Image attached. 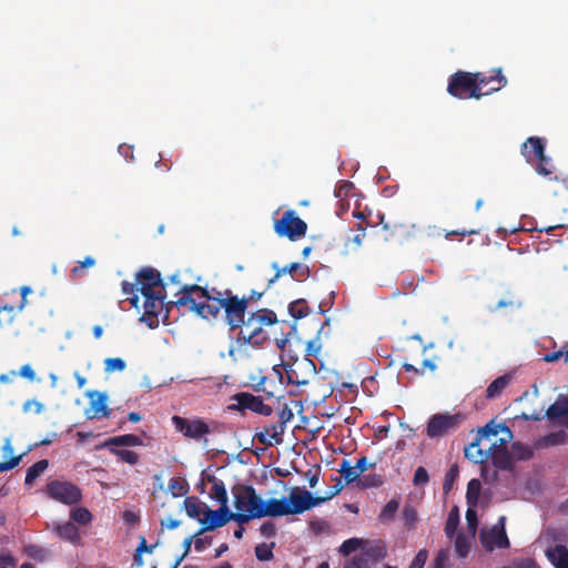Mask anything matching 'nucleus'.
Returning <instances> with one entry per match:
<instances>
[{"mask_svg": "<svg viewBox=\"0 0 568 568\" xmlns=\"http://www.w3.org/2000/svg\"><path fill=\"white\" fill-rule=\"evenodd\" d=\"M136 282L140 286V292L142 295H146L149 293H156L158 290H162V292H165L161 274L158 270L153 267H143L136 274Z\"/></svg>", "mask_w": 568, "mask_h": 568, "instance_id": "nucleus-16", "label": "nucleus"}, {"mask_svg": "<svg viewBox=\"0 0 568 568\" xmlns=\"http://www.w3.org/2000/svg\"><path fill=\"white\" fill-rule=\"evenodd\" d=\"M49 467L48 459H40L27 469L24 484L31 485Z\"/></svg>", "mask_w": 568, "mask_h": 568, "instance_id": "nucleus-31", "label": "nucleus"}, {"mask_svg": "<svg viewBox=\"0 0 568 568\" xmlns=\"http://www.w3.org/2000/svg\"><path fill=\"white\" fill-rule=\"evenodd\" d=\"M122 293L124 295H128V300L130 301V304L133 306V307H138V304H139V295H138V292H140V286L138 284V282L135 281L134 283H130L128 281H123L122 284Z\"/></svg>", "mask_w": 568, "mask_h": 568, "instance_id": "nucleus-39", "label": "nucleus"}, {"mask_svg": "<svg viewBox=\"0 0 568 568\" xmlns=\"http://www.w3.org/2000/svg\"><path fill=\"white\" fill-rule=\"evenodd\" d=\"M321 348L322 344L317 338L308 341L306 345V356H317Z\"/></svg>", "mask_w": 568, "mask_h": 568, "instance_id": "nucleus-60", "label": "nucleus"}, {"mask_svg": "<svg viewBox=\"0 0 568 568\" xmlns=\"http://www.w3.org/2000/svg\"><path fill=\"white\" fill-rule=\"evenodd\" d=\"M26 552L29 557H31L36 560H39V561H43L48 555V552L44 548L36 546V545L28 546L26 548Z\"/></svg>", "mask_w": 568, "mask_h": 568, "instance_id": "nucleus-52", "label": "nucleus"}, {"mask_svg": "<svg viewBox=\"0 0 568 568\" xmlns=\"http://www.w3.org/2000/svg\"><path fill=\"white\" fill-rule=\"evenodd\" d=\"M510 448L513 458L517 460H528L532 457L531 448L520 442L513 443Z\"/></svg>", "mask_w": 568, "mask_h": 568, "instance_id": "nucleus-41", "label": "nucleus"}, {"mask_svg": "<svg viewBox=\"0 0 568 568\" xmlns=\"http://www.w3.org/2000/svg\"><path fill=\"white\" fill-rule=\"evenodd\" d=\"M335 485H333L331 488H329V491L325 495V496H320L321 499H324V503L329 500L331 498H333L334 496H336L337 494L341 493V490L343 489L344 487V484L342 483V478L341 477H336L335 478Z\"/></svg>", "mask_w": 568, "mask_h": 568, "instance_id": "nucleus-57", "label": "nucleus"}, {"mask_svg": "<svg viewBox=\"0 0 568 568\" xmlns=\"http://www.w3.org/2000/svg\"><path fill=\"white\" fill-rule=\"evenodd\" d=\"M272 267L276 272H275L274 276L268 280L266 290L270 288L284 274H291L293 277L298 271H301L300 276H306L308 274V268L303 267L300 263H296V262L291 263L284 267H280L278 264L274 262L272 264Z\"/></svg>", "mask_w": 568, "mask_h": 568, "instance_id": "nucleus-25", "label": "nucleus"}, {"mask_svg": "<svg viewBox=\"0 0 568 568\" xmlns=\"http://www.w3.org/2000/svg\"><path fill=\"white\" fill-rule=\"evenodd\" d=\"M236 404H232L229 408L233 410H245L248 409L253 413L260 414L262 416H270L273 413V409L270 405L263 403L261 396H255L247 392L236 393L232 397Z\"/></svg>", "mask_w": 568, "mask_h": 568, "instance_id": "nucleus-11", "label": "nucleus"}, {"mask_svg": "<svg viewBox=\"0 0 568 568\" xmlns=\"http://www.w3.org/2000/svg\"><path fill=\"white\" fill-rule=\"evenodd\" d=\"M545 153V141L537 136H530L521 145V154L528 163H534L537 156Z\"/></svg>", "mask_w": 568, "mask_h": 568, "instance_id": "nucleus-22", "label": "nucleus"}, {"mask_svg": "<svg viewBox=\"0 0 568 568\" xmlns=\"http://www.w3.org/2000/svg\"><path fill=\"white\" fill-rule=\"evenodd\" d=\"M508 439L494 437L488 442L489 458L493 465L503 470H510L513 468V455L507 446Z\"/></svg>", "mask_w": 568, "mask_h": 568, "instance_id": "nucleus-14", "label": "nucleus"}, {"mask_svg": "<svg viewBox=\"0 0 568 568\" xmlns=\"http://www.w3.org/2000/svg\"><path fill=\"white\" fill-rule=\"evenodd\" d=\"M449 559L448 549H440L435 559H434V568H445Z\"/></svg>", "mask_w": 568, "mask_h": 568, "instance_id": "nucleus-56", "label": "nucleus"}, {"mask_svg": "<svg viewBox=\"0 0 568 568\" xmlns=\"http://www.w3.org/2000/svg\"><path fill=\"white\" fill-rule=\"evenodd\" d=\"M43 408L44 407H43L42 403H40V402H38L36 399L27 400L23 404V410L24 412L33 410L36 414H40V413H42Z\"/></svg>", "mask_w": 568, "mask_h": 568, "instance_id": "nucleus-63", "label": "nucleus"}, {"mask_svg": "<svg viewBox=\"0 0 568 568\" xmlns=\"http://www.w3.org/2000/svg\"><path fill=\"white\" fill-rule=\"evenodd\" d=\"M203 527L197 531V535L203 534L204 531L214 530L216 528L223 527L230 520L235 521V515L229 509V506L220 507L216 510H212L209 507L205 508L204 517L199 519Z\"/></svg>", "mask_w": 568, "mask_h": 568, "instance_id": "nucleus-15", "label": "nucleus"}, {"mask_svg": "<svg viewBox=\"0 0 568 568\" xmlns=\"http://www.w3.org/2000/svg\"><path fill=\"white\" fill-rule=\"evenodd\" d=\"M547 558L556 568H568V548L556 545L546 551Z\"/></svg>", "mask_w": 568, "mask_h": 568, "instance_id": "nucleus-26", "label": "nucleus"}, {"mask_svg": "<svg viewBox=\"0 0 568 568\" xmlns=\"http://www.w3.org/2000/svg\"><path fill=\"white\" fill-rule=\"evenodd\" d=\"M343 568H372L362 556H353L345 560Z\"/></svg>", "mask_w": 568, "mask_h": 568, "instance_id": "nucleus-51", "label": "nucleus"}, {"mask_svg": "<svg viewBox=\"0 0 568 568\" xmlns=\"http://www.w3.org/2000/svg\"><path fill=\"white\" fill-rule=\"evenodd\" d=\"M506 518L501 516L498 524L494 525L488 531H481L480 542L487 551H493L496 548H509V539L505 529Z\"/></svg>", "mask_w": 568, "mask_h": 568, "instance_id": "nucleus-12", "label": "nucleus"}, {"mask_svg": "<svg viewBox=\"0 0 568 568\" xmlns=\"http://www.w3.org/2000/svg\"><path fill=\"white\" fill-rule=\"evenodd\" d=\"M473 72L457 71L449 77L447 92L458 99H480L484 93L476 87Z\"/></svg>", "mask_w": 568, "mask_h": 568, "instance_id": "nucleus-6", "label": "nucleus"}, {"mask_svg": "<svg viewBox=\"0 0 568 568\" xmlns=\"http://www.w3.org/2000/svg\"><path fill=\"white\" fill-rule=\"evenodd\" d=\"M338 471L344 478L345 485L354 483L361 475L355 465L352 466L347 459H343Z\"/></svg>", "mask_w": 568, "mask_h": 568, "instance_id": "nucleus-34", "label": "nucleus"}, {"mask_svg": "<svg viewBox=\"0 0 568 568\" xmlns=\"http://www.w3.org/2000/svg\"><path fill=\"white\" fill-rule=\"evenodd\" d=\"M272 546L260 544L255 547V556L260 561H268L273 559Z\"/></svg>", "mask_w": 568, "mask_h": 568, "instance_id": "nucleus-49", "label": "nucleus"}, {"mask_svg": "<svg viewBox=\"0 0 568 568\" xmlns=\"http://www.w3.org/2000/svg\"><path fill=\"white\" fill-rule=\"evenodd\" d=\"M209 481L212 483L210 496L220 503V507L227 506L229 497L224 483L215 476H209Z\"/></svg>", "mask_w": 568, "mask_h": 568, "instance_id": "nucleus-28", "label": "nucleus"}, {"mask_svg": "<svg viewBox=\"0 0 568 568\" xmlns=\"http://www.w3.org/2000/svg\"><path fill=\"white\" fill-rule=\"evenodd\" d=\"M53 530L61 539L74 545H78L81 540L79 529L72 521L55 524Z\"/></svg>", "mask_w": 568, "mask_h": 568, "instance_id": "nucleus-24", "label": "nucleus"}, {"mask_svg": "<svg viewBox=\"0 0 568 568\" xmlns=\"http://www.w3.org/2000/svg\"><path fill=\"white\" fill-rule=\"evenodd\" d=\"M519 306H520V303L510 296L508 298H501L500 301H498V303L496 305L489 306L488 310L490 313H494L501 308L514 310L515 307H519Z\"/></svg>", "mask_w": 568, "mask_h": 568, "instance_id": "nucleus-50", "label": "nucleus"}, {"mask_svg": "<svg viewBox=\"0 0 568 568\" xmlns=\"http://www.w3.org/2000/svg\"><path fill=\"white\" fill-rule=\"evenodd\" d=\"M16 560L11 555L0 556V568H14Z\"/></svg>", "mask_w": 568, "mask_h": 568, "instance_id": "nucleus-64", "label": "nucleus"}, {"mask_svg": "<svg viewBox=\"0 0 568 568\" xmlns=\"http://www.w3.org/2000/svg\"><path fill=\"white\" fill-rule=\"evenodd\" d=\"M260 532L265 538H272L276 534L275 525L272 521H265L261 525Z\"/></svg>", "mask_w": 568, "mask_h": 568, "instance_id": "nucleus-61", "label": "nucleus"}, {"mask_svg": "<svg viewBox=\"0 0 568 568\" xmlns=\"http://www.w3.org/2000/svg\"><path fill=\"white\" fill-rule=\"evenodd\" d=\"M172 424L178 432L194 440H200L203 436L211 433L210 426L201 418L189 419L174 415Z\"/></svg>", "mask_w": 568, "mask_h": 568, "instance_id": "nucleus-13", "label": "nucleus"}, {"mask_svg": "<svg viewBox=\"0 0 568 568\" xmlns=\"http://www.w3.org/2000/svg\"><path fill=\"white\" fill-rule=\"evenodd\" d=\"M388 549L387 545L382 539L375 540H366L364 539L362 551L356 556H362L365 558L366 562H379L387 557Z\"/></svg>", "mask_w": 568, "mask_h": 568, "instance_id": "nucleus-18", "label": "nucleus"}, {"mask_svg": "<svg viewBox=\"0 0 568 568\" xmlns=\"http://www.w3.org/2000/svg\"><path fill=\"white\" fill-rule=\"evenodd\" d=\"M459 525V513L458 508L454 507L447 517L446 524H445V534L448 538H453L456 534L457 527Z\"/></svg>", "mask_w": 568, "mask_h": 568, "instance_id": "nucleus-42", "label": "nucleus"}, {"mask_svg": "<svg viewBox=\"0 0 568 568\" xmlns=\"http://www.w3.org/2000/svg\"><path fill=\"white\" fill-rule=\"evenodd\" d=\"M104 365H105L104 369L108 373H111V372H114V371L122 372L126 367L125 362L122 358H120V357L106 358L104 361Z\"/></svg>", "mask_w": 568, "mask_h": 568, "instance_id": "nucleus-48", "label": "nucleus"}, {"mask_svg": "<svg viewBox=\"0 0 568 568\" xmlns=\"http://www.w3.org/2000/svg\"><path fill=\"white\" fill-rule=\"evenodd\" d=\"M363 541L364 539L362 538H349V539H346L345 541H343V544L341 545L339 547V552L343 555V556H349L352 552L361 549L362 550V546H363Z\"/></svg>", "mask_w": 568, "mask_h": 568, "instance_id": "nucleus-44", "label": "nucleus"}, {"mask_svg": "<svg viewBox=\"0 0 568 568\" xmlns=\"http://www.w3.org/2000/svg\"><path fill=\"white\" fill-rule=\"evenodd\" d=\"M95 265V260L92 256H87L83 261L78 262V265L71 270L73 276H78L83 268L92 267Z\"/></svg>", "mask_w": 568, "mask_h": 568, "instance_id": "nucleus-55", "label": "nucleus"}, {"mask_svg": "<svg viewBox=\"0 0 568 568\" xmlns=\"http://www.w3.org/2000/svg\"><path fill=\"white\" fill-rule=\"evenodd\" d=\"M285 428L281 423L271 424L264 427L263 430L256 433L255 438L258 443L265 446H273L274 444L280 445L283 443V434Z\"/></svg>", "mask_w": 568, "mask_h": 568, "instance_id": "nucleus-20", "label": "nucleus"}, {"mask_svg": "<svg viewBox=\"0 0 568 568\" xmlns=\"http://www.w3.org/2000/svg\"><path fill=\"white\" fill-rule=\"evenodd\" d=\"M277 323V316L274 311L270 308H260L252 312L245 324L240 327L236 335V343L240 346H261L267 339V334L264 326H270Z\"/></svg>", "mask_w": 568, "mask_h": 568, "instance_id": "nucleus-2", "label": "nucleus"}, {"mask_svg": "<svg viewBox=\"0 0 568 568\" xmlns=\"http://www.w3.org/2000/svg\"><path fill=\"white\" fill-rule=\"evenodd\" d=\"M144 297V313L141 321L146 323L150 328H155L159 325V316L164 312L163 322L168 321L169 313L173 307L180 308L181 306L174 305L173 302L165 303V292L158 290L156 293H149L142 295ZM187 310V306H184Z\"/></svg>", "mask_w": 568, "mask_h": 568, "instance_id": "nucleus-5", "label": "nucleus"}, {"mask_svg": "<svg viewBox=\"0 0 568 568\" xmlns=\"http://www.w3.org/2000/svg\"><path fill=\"white\" fill-rule=\"evenodd\" d=\"M428 480H429V476H428L426 468H424L422 466L417 467V469L415 470V474H414V478H413L414 485L422 486V485L427 484Z\"/></svg>", "mask_w": 568, "mask_h": 568, "instance_id": "nucleus-53", "label": "nucleus"}, {"mask_svg": "<svg viewBox=\"0 0 568 568\" xmlns=\"http://www.w3.org/2000/svg\"><path fill=\"white\" fill-rule=\"evenodd\" d=\"M70 517L72 523L88 525L92 520V514L84 507H77L71 510Z\"/></svg>", "mask_w": 568, "mask_h": 568, "instance_id": "nucleus-43", "label": "nucleus"}, {"mask_svg": "<svg viewBox=\"0 0 568 568\" xmlns=\"http://www.w3.org/2000/svg\"><path fill=\"white\" fill-rule=\"evenodd\" d=\"M178 306H187L203 320H216L223 311V321L230 331H235L245 324L247 301L233 293L232 290H207L197 284L183 285L173 302Z\"/></svg>", "mask_w": 568, "mask_h": 568, "instance_id": "nucleus-1", "label": "nucleus"}, {"mask_svg": "<svg viewBox=\"0 0 568 568\" xmlns=\"http://www.w3.org/2000/svg\"><path fill=\"white\" fill-rule=\"evenodd\" d=\"M500 430L506 432L508 438H511L510 429L504 424L489 422L479 428L476 439L465 448V457L475 464L485 463L489 458L488 442H490L491 437L496 438Z\"/></svg>", "mask_w": 568, "mask_h": 568, "instance_id": "nucleus-4", "label": "nucleus"}, {"mask_svg": "<svg viewBox=\"0 0 568 568\" xmlns=\"http://www.w3.org/2000/svg\"><path fill=\"white\" fill-rule=\"evenodd\" d=\"M513 379L511 374H505L494 379L486 388V397L488 399L500 396L503 390L509 385Z\"/></svg>", "mask_w": 568, "mask_h": 568, "instance_id": "nucleus-29", "label": "nucleus"}, {"mask_svg": "<svg viewBox=\"0 0 568 568\" xmlns=\"http://www.w3.org/2000/svg\"><path fill=\"white\" fill-rule=\"evenodd\" d=\"M288 514L298 515L324 503V499L314 497L310 491L298 487L292 488L288 496Z\"/></svg>", "mask_w": 568, "mask_h": 568, "instance_id": "nucleus-10", "label": "nucleus"}, {"mask_svg": "<svg viewBox=\"0 0 568 568\" xmlns=\"http://www.w3.org/2000/svg\"><path fill=\"white\" fill-rule=\"evenodd\" d=\"M458 475H459V470H458L457 465H453L445 475V479H444V484H443V490L445 494L450 491Z\"/></svg>", "mask_w": 568, "mask_h": 568, "instance_id": "nucleus-47", "label": "nucleus"}, {"mask_svg": "<svg viewBox=\"0 0 568 568\" xmlns=\"http://www.w3.org/2000/svg\"><path fill=\"white\" fill-rule=\"evenodd\" d=\"M535 161L537 162L535 165L536 172L539 175L552 180L554 178L551 175L554 174L555 168L551 164V160L542 153V156H537Z\"/></svg>", "mask_w": 568, "mask_h": 568, "instance_id": "nucleus-33", "label": "nucleus"}, {"mask_svg": "<svg viewBox=\"0 0 568 568\" xmlns=\"http://www.w3.org/2000/svg\"><path fill=\"white\" fill-rule=\"evenodd\" d=\"M308 312H310V308L307 306V303L303 298L293 301L288 305V313L295 320H300V318L307 316Z\"/></svg>", "mask_w": 568, "mask_h": 568, "instance_id": "nucleus-37", "label": "nucleus"}, {"mask_svg": "<svg viewBox=\"0 0 568 568\" xmlns=\"http://www.w3.org/2000/svg\"><path fill=\"white\" fill-rule=\"evenodd\" d=\"M20 292H21L22 298L17 308L14 306H3L0 310V327L12 323L14 315H16V311L20 312L24 308V306L27 304V295L29 293H31V288L29 286H22Z\"/></svg>", "mask_w": 568, "mask_h": 568, "instance_id": "nucleus-23", "label": "nucleus"}, {"mask_svg": "<svg viewBox=\"0 0 568 568\" xmlns=\"http://www.w3.org/2000/svg\"><path fill=\"white\" fill-rule=\"evenodd\" d=\"M402 516H403L404 524L408 529H412L415 527V524L417 521V511L413 506L405 505Z\"/></svg>", "mask_w": 568, "mask_h": 568, "instance_id": "nucleus-46", "label": "nucleus"}, {"mask_svg": "<svg viewBox=\"0 0 568 568\" xmlns=\"http://www.w3.org/2000/svg\"><path fill=\"white\" fill-rule=\"evenodd\" d=\"M234 506L236 508L235 521L240 525L251 519L260 518L258 511L262 508V498L257 496L253 486L237 485L233 488Z\"/></svg>", "mask_w": 568, "mask_h": 568, "instance_id": "nucleus-3", "label": "nucleus"}, {"mask_svg": "<svg viewBox=\"0 0 568 568\" xmlns=\"http://www.w3.org/2000/svg\"><path fill=\"white\" fill-rule=\"evenodd\" d=\"M469 550H470V542H469L468 538L466 536H464L463 534L457 535V537L455 539L456 555L459 558H465L468 556Z\"/></svg>", "mask_w": 568, "mask_h": 568, "instance_id": "nucleus-45", "label": "nucleus"}, {"mask_svg": "<svg viewBox=\"0 0 568 568\" xmlns=\"http://www.w3.org/2000/svg\"><path fill=\"white\" fill-rule=\"evenodd\" d=\"M87 396L91 399L90 407L85 410V415L89 419L109 417L110 409L106 406L108 397L103 393L97 390H90Z\"/></svg>", "mask_w": 568, "mask_h": 568, "instance_id": "nucleus-19", "label": "nucleus"}, {"mask_svg": "<svg viewBox=\"0 0 568 568\" xmlns=\"http://www.w3.org/2000/svg\"><path fill=\"white\" fill-rule=\"evenodd\" d=\"M480 481L476 478L469 480L467 485V491H466V500L468 506L475 507L478 503L479 494H480Z\"/></svg>", "mask_w": 568, "mask_h": 568, "instance_id": "nucleus-40", "label": "nucleus"}, {"mask_svg": "<svg viewBox=\"0 0 568 568\" xmlns=\"http://www.w3.org/2000/svg\"><path fill=\"white\" fill-rule=\"evenodd\" d=\"M21 459H22V455H18V456H12L7 462H1L0 463V473L8 471V470L16 468L20 464Z\"/></svg>", "mask_w": 568, "mask_h": 568, "instance_id": "nucleus-58", "label": "nucleus"}, {"mask_svg": "<svg viewBox=\"0 0 568 568\" xmlns=\"http://www.w3.org/2000/svg\"><path fill=\"white\" fill-rule=\"evenodd\" d=\"M568 415V397L556 400L546 410V416L549 419H557Z\"/></svg>", "mask_w": 568, "mask_h": 568, "instance_id": "nucleus-30", "label": "nucleus"}, {"mask_svg": "<svg viewBox=\"0 0 568 568\" xmlns=\"http://www.w3.org/2000/svg\"><path fill=\"white\" fill-rule=\"evenodd\" d=\"M274 231L280 237L297 241L306 234L307 224L294 210H287L281 219L274 221Z\"/></svg>", "mask_w": 568, "mask_h": 568, "instance_id": "nucleus-8", "label": "nucleus"}, {"mask_svg": "<svg viewBox=\"0 0 568 568\" xmlns=\"http://www.w3.org/2000/svg\"><path fill=\"white\" fill-rule=\"evenodd\" d=\"M143 440L140 436L134 434H124L119 435L114 437L108 438L103 444L102 447H111V446H142Z\"/></svg>", "mask_w": 568, "mask_h": 568, "instance_id": "nucleus-27", "label": "nucleus"}, {"mask_svg": "<svg viewBox=\"0 0 568 568\" xmlns=\"http://www.w3.org/2000/svg\"><path fill=\"white\" fill-rule=\"evenodd\" d=\"M466 520L468 524V527L473 530V532L476 531V527L478 524V518L476 511L473 509V507H468L466 511Z\"/></svg>", "mask_w": 568, "mask_h": 568, "instance_id": "nucleus-62", "label": "nucleus"}, {"mask_svg": "<svg viewBox=\"0 0 568 568\" xmlns=\"http://www.w3.org/2000/svg\"><path fill=\"white\" fill-rule=\"evenodd\" d=\"M494 75H486L481 72H475L474 77L476 79V87H478L479 92H483L484 95L499 91L507 84V79L503 75L501 69L495 70Z\"/></svg>", "mask_w": 568, "mask_h": 568, "instance_id": "nucleus-17", "label": "nucleus"}, {"mask_svg": "<svg viewBox=\"0 0 568 568\" xmlns=\"http://www.w3.org/2000/svg\"><path fill=\"white\" fill-rule=\"evenodd\" d=\"M185 511L190 518H200V515L205 511L206 505L197 501L195 497H187L183 501Z\"/></svg>", "mask_w": 568, "mask_h": 568, "instance_id": "nucleus-32", "label": "nucleus"}, {"mask_svg": "<svg viewBox=\"0 0 568 568\" xmlns=\"http://www.w3.org/2000/svg\"><path fill=\"white\" fill-rule=\"evenodd\" d=\"M45 494L64 505H75L82 499L81 489L70 481L51 480L45 486Z\"/></svg>", "mask_w": 568, "mask_h": 568, "instance_id": "nucleus-9", "label": "nucleus"}, {"mask_svg": "<svg viewBox=\"0 0 568 568\" xmlns=\"http://www.w3.org/2000/svg\"><path fill=\"white\" fill-rule=\"evenodd\" d=\"M260 518L263 517H281L286 516L288 514V503L285 498L276 499L272 498L267 501H262V508L258 511Z\"/></svg>", "mask_w": 568, "mask_h": 568, "instance_id": "nucleus-21", "label": "nucleus"}, {"mask_svg": "<svg viewBox=\"0 0 568 568\" xmlns=\"http://www.w3.org/2000/svg\"><path fill=\"white\" fill-rule=\"evenodd\" d=\"M119 446L108 447L110 453L116 456L121 462L126 463L129 465H135L139 463V455L129 449H120Z\"/></svg>", "mask_w": 568, "mask_h": 568, "instance_id": "nucleus-35", "label": "nucleus"}, {"mask_svg": "<svg viewBox=\"0 0 568 568\" xmlns=\"http://www.w3.org/2000/svg\"><path fill=\"white\" fill-rule=\"evenodd\" d=\"M427 558L428 551L426 549H420L412 560L408 568H424Z\"/></svg>", "mask_w": 568, "mask_h": 568, "instance_id": "nucleus-54", "label": "nucleus"}, {"mask_svg": "<svg viewBox=\"0 0 568 568\" xmlns=\"http://www.w3.org/2000/svg\"><path fill=\"white\" fill-rule=\"evenodd\" d=\"M169 490L173 497H182L189 491L187 481L181 477H173L169 480Z\"/></svg>", "mask_w": 568, "mask_h": 568, "instance_id": "nucleus-38", "label": "nucleus"}, {"mask_svg": "<svg viewBox=\"0 0 568 568\" xmlns=\"http://www.w3.org/2000/svg\"><path fill=\"white\" fill-rule=\"evenodd\" d=\"M399 508V503L398 500L396 499H390L384 507L383 509L381 510L379 515H378V520L382 523V524H388L390 523L397 510Z\"/></svg>", "mask_w": 568, "mask_h": 568, "instance_id": "nucleus-36", "label": "nucleus"}, {"mask_svg": "<svg viewBox=\"0 0 568 568\" xmlns=\"http://www.w3.org/2000/svg\"><path fill=\"white\" fill-rule=\"evenodd\" d=\"M278 423H281L284 427H286V424L294 417V414L292 409L284 405L280 412H278Z\"/></svg>", "mask_w": 568, "mask_h": 568, "instance_id": "nucleus-59", "label": "nucleus"}, {"mask_svg": "<svg viewBox=\"0 0 568 568\" xmlns=\"http://www.w3.org/2000/svg\"><path fill=\"white\" fill-rule=\"evenodd\" d=\"M465 419L466 416L462 413H437L429 418L426 427V435L429 438L443 437L452 432L457 430Z\"/></svg>", "mask_w": 568, "mask_h": 568, "instance_id": "nucleus-7", "label": "nucleus"}]
</instances>
